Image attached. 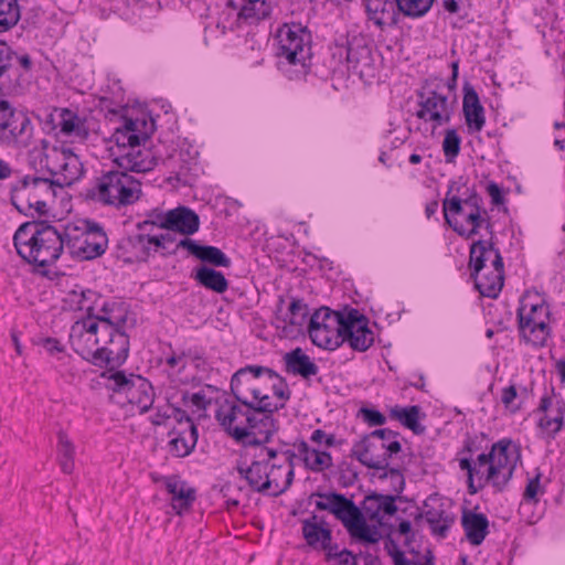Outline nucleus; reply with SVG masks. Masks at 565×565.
Returning a JSON list of instances; mask_svg holds the SVG:
<instances>
[{
  "label": "nucleus",
  "mask_w": 565,
  "mask_h": 565,
  "mask_svg": "<svg viewBox=\"0 0 565 565\" xmlns=\"http://www.w3.org/2000/svg\"><path fill=\"white\" fill-rule=\"evenodd\" d=\"M73 350L95 366H121L129 355L126 329L98 320L93 315L77 320L70 332Z\"/></svg>",
  "instance_id": "obj_1"
},
{
  "label": "nucleus",
  "mask_w": 565,
  "mask_h": 565,
  "mask_svg": "<svg viewBox=\"0 0 565 565\" xmlns=\"http://www.w3.org/2000/svg\"><path fill=\"white\" fill-rule=\"evenodd\" d=\"M42 149L34 148L29 152V166L34 170L10 184V202L19 213L34 217L46 215L47 202L56 198V189L61 186L54 181L56 171L49 167V154L45 152L49 141L41 140Z\"/></svg>",
  "instance_id": "obj_2"
},
{
  "label": "nucleus",
  "mask_w": 565,
  "mask_h": 565,
  "mask_svg": "<svg viewBox=\"0 0 565 565\" xmlns=\"http://www.w3.org/2000/svg\"><path fill=\"white\" fill-rule=\"evenodd\" d=\"M13 245L23 260L43 268L38 273L47 276L45 268L55 264L66 247L65 228L58 231L47 221L24 222L13 235Z\"/></svg>",
  "instance_id": "obj_3"
},
{
  "label": "nucleus",
  "mask_w": 565,
  "mask_h": 565,
  "mask_svg": "<svg viewBox=\"0 0 565 565\" xmlns=\"http://www.w3.org/2000/svg\"><path fill=\"white\" fill-rule=\"evenodd\" d=\"M156 130L153 118H124L122 126L117 128L114 137L118 146H128V151L116 159L117 164L126 172L143 173L154 169L159 162L157 154L150 149H140Z\"/></svg>",
  "instance_id": "obj_4"
},
{
  "label": "nucleus",
  "mask_w": 565,
  "mask_h": 565,
  "mask_svg": "<svg viewBox=\"0 0 565 565\" xmlns=\"http://www.w3.org/2000/svg\"><path fill=\"white\" fill-rule=\"evenodd\" d=\"M495 237L473 241L469 248L470 277L481 296L497 298L504 284V263Z\"/></svg>",
  "instance_id": "obj_5"
},
{
  "label": "nucleus",
  "mask_w": 565,
  "mask_h": 565,
  "mask_svg": "<svg viewBox=\"0 0 565 565\" xmlns=\"http://www.w3.org/2000/svg\"><path fill=\"white\" fill-rule=\"evenodd\" d=\"M312 497L320 498L315 502L316 509L333 514L342 522L352 539L366 544H375L380 541L381 534L377 526L369 525L360 508L345 494L329 491L315 492Z\"/></svg>",
  "instance_id": "obj_6"
},
{
  "label": "nucleus",
  "mask_w": 565,
  "mask_h": 565,
  "mask_svg": "<svg viewBox=\"0 0 565 565\" xmlns=\"http://www.w3.org/2000/svg\"><path fill=\"white\" fill-rule=\"evenodd\" d=\"M551 315V308L544 295L524 294L516 310L520 340L535 349L546 347L552 334Z\"/></svg>",
  "instance_id": "obj_7"
},
{
  "label": "nucleus",
  "mask_w": 565,
  "mask_h": 565,
  "mask_svg": "<svg viewBox=\"0 0 565 565\" xmlns=\"http://www.w3.org/2000/svg\"><path fill=\"white\" fill-rule=\"evenodd\" d=\"M140 194L141 183L124 170L103 173L82 192L83 198L88 202L117 209L134 204Z\"/></svg>",
  "instance_id": "obj_8"
},
{
  "label": "nucleus",
  "mask_w": 565,
  "mask_h": 565,
  "mask_svg": "<svg viewBox=\"0 0 565 565\" xmlns=\"http://www.w3.org/2000/svg\"><path fill=\"white\" fill-rule=\"evenodd\" d=\"M462 186H465V184H460L457 181L452 180L449 182L448 191L443 202L445 222L452 228L454 232H456L465 239H470L479 234L480 228H484L489 234V237H495L493 223L491 222L487 210L470 211L466 215V223L469 224L470 227H467L456 218V216L463 213V207L461 206L460 198L457 194L451 195V193H460Z\"/></svg>",
  "instance_id": "obj_9"
},
{
  "label": "nucleus",
  "mask_w": 565,
  "mask_h": 565,
  "mask_svg": "<svg viewBox=\"0 0 565 565\" xmlns=\"http://www.w3.org/2000/svg\"><path fill=\"white\" fill-rule=\"evenodd\" d=\"M349 307L332 310L320 307L310 316L308 332L312 343L321 349L334 351L343 344V333L349 321Z\"/></svg>",
  "instance_id": "obj_10"
},
{
  "label": "nucleus",
  "mask_w": 565,
  "mask_h": 565,
  "mask_svg": "<svg viewBox=\"0 0 565 565\" xmlns=\"http://www.w3.org/2000/svg\"><path fill=\"white\" fill-rule=\"evenodd\" d=\"M492 465L487 469L486 480L490 481L493 493L504 492L521 462V446L513 439L504 437L491 445Z\"/></svg>",
  "instance_id": "obj_11"
},
{
  "label": "nucleus",
  "mask_w": 565,
  "mask_h": 565,
  "mask_svg": "<svg viewBox=\"0 0 565 565\" xmlns=\"http://www.w3.org/2000/svg\"><path fill=\"white\" fill-rule=\"evenodd\" d=\"M10 95L0 89V146L26 148L34 127L30 117L7 99Z\"/></svg>",
  "instance_id": "obj_12"
},
{
  "label": "nucleus",
  "mask_w": 565,
  "mask_h": 565,
  "mask_svg": "<svg viewBox=\"0 0 565 565\" xmlns=\"http://www.w3.org/2000/svg\"><path fill=\"white\" fill-rule=\"evenodd\" d=\"M276 40L280 57L292 65H307L312 55V36L306 25L300 22L284 23L276 32Z\"/></svg>",
  "instance_id": "obj_13"
},
{
  "label": "nucleus",
  "mask_w": 565,
  "mask_h": 565,
  "mask_svg": "<svg viewBox=\"0 0 565 565\" xmlns=\"http://www.w3.org/2000/svg\"><path fill=\"white\" fill-rule=\"evenodd\" d=\"M65 234L66 248L79 260L96 259L105 254L108 246L104 227L95 221H85L84 230L79 234L73 235L68 228H65Z\"/></svg>",
  "instance_id": "obj_14"
},
{
  "label": "nucleus",
  "mask_w": 565,
  "mask_h": 565,
  "mask_svg": "<svg viewBox=\"0 0 565 565\" xmlns=\"http://www.w3.org/2000/svg\"><path fill=\"white\" fill-rule=\"evenodd\" d=\"M416 96L417 109L415 116L418 119L431 122L434 128L451 121L455 114L456 98L450 99L447 95L427 87L417 90Z\"/></svg>",
  "instance_id": "obj_15"
},
{
  "label": "nucleus",
  "mask_w": 565,
  "mask_h": 565,
  "mask_svg": "<svg viewBox=\"0 0 565 565\" xmlns=\"http://www.w3.org/2000/svg\"><path fill=\"white\" fill-rule=\"evenodd\" d=\"M281 468V463H271L269 469L259 462L248 465L246 461H239L236 466L239 478L246 481L252 491L270 495L282 487L275 476V470Z\"/></svg>",
  "instance_id": "obj_16"
},
{
  "label": "nucleus",
  "mask_w": 565,
  "mask_h": 565,
  "mask_svg": "<svg viewBox=\"0 0 565 565\" xmlns=\"http://www.w3.org/2000/svg\"><path fill=\"white\" fill-rule=\"evenodd\" d=\"M301 532L307 545L313 550L326 551L328 559H330L332 551L338 550V544L333 543L332 531L328 522L316 513L301 521Z\"/></svg>",
  "instance_id": "obj_17"
},
{
  "label": "nucleus",
  "mask_w": 565,
  "mask_h": 565,
  "mask_svg": "<svg viewBox=\"0 0 565 565\" xmlns=\"http://www.w3.org/2000/svg\"><path fill=\"white\" fill-rule=\"evenodd\" d=\"M343 343L358 352H365L374 343V333L369 328V319L358 309H349V321L343 329Z\"/></svg>",
  "instance_id": "obj_18"
},
{
  "label": "nucleus",
  "mask_w": 565,
  "mask_h": 565,
  "mask_svg": "<svg viewBox=\"0 0 565 565\" xmlns=\"http://www.w3.org/2000/svg\"><path fill=\"white\" fill-rule=\"evenodd\" d=\"M488 439L484 433L480 434H467L462 440V445L457 449L455 455V461L458 463L460 471L466 473V483L468 492H475L477 488L473 486V473L475 470L472 463V457L481 450H488L487 446H483V441Z\"/></svg>",
  "instance_id": "obj_19"
},
{
  "label": "nucleus",
  "mask_w": 565,
  "mask_h": 565,
  "mask_svg": "<svg viewBox=\"0 0 565 565\" xmlns=\"http://www.w3.org/2000/svg\"><path fill=\"white\" fill-rule=\"evenodd\" d=\"M552 406V397L547 394H544L541 397L540 404L535 409L536 414H540V417L536 422V428L539 429V434L541 438L545 439L547 443H551L556 438L558 433L563 429L565 425L564 414H565V404L564 402H557V407L555 409V415L551 416L548 414V409Z\"/></svg>",
  "instance_id": "obj_20"
},
{
  "label": "nucleus",
  "mask_w": 565,
  "mask_h": 565,
  "mask_svg": "<svg viewBox=\"0 0 565 565\" xmlns=\"http://www.w3.org/2000/svg\"><path fill=\"white\" fill-rule=\"evenodd\" d=\"M254 412L258 419L259 427L263 431L268 434H275L278 429L277 420L274 414L285 407V403H274L271 397L267 394H263L259 388L253 390V394L247 399V405Z\"/></svg>",
  "instance_id": "obj_21"
},
{
  "label": "nucleus",
  "mask_w": 565,
  "mask_h": 565,
  "mask_svg": "<svg viewBox=\"0 0 565 565\" xmlns=\"http://www.w3.org/2000/svg\"><path fill=\"white\" fill-rule=\"evenodd\" d=\"M227 6L237 10L238 28L256 25L260 21L269 19L274 10L270 0H228Z\"/></svg>",
  "instance_id": "obj_22"
},
{
  "label": "nucleus",
  "mask_w": 565,
  "mask_h": 565,
  "mask_svg": "<svg viewBox=\"0 0 565 565\" xmlns=\"http://www.w3.org/2000/svg\"><path fill=\"white\" fill-rule=\"evenodd\" d=\"M167 492L171 495V508L178 515L188 512L196 500V489L177 475L163 477Z\"/></svg>",
  "instance_id": "obj_23"
},
{
  "label": "nucleus",
  "mask_w": 565,
  "mask_h": 565,
  "mask_svg": "<svg viewBox=\"0 0 565 565\" xmlns=\"http://www.w3.org/2000/svg\"><path fill=\"white\" fill-rule=\"evenodd\" d=\"M462 113L468 132L473 135L480 132L486 125V110L480 103L479 95L475 87L466 82L463 84Z\"/></svg>",
  "instance_id": "obj_24"
},
{
  "label": "nucleus",
  "mask_w": 565,
  "mask_h": 565,
  "mask_svg": "<svg viewBox=\"0 0 565 565\" xmlns=\"http://www.w3.org/2000/svg\"><path fill=\"white\" fill-rule=\"evenodd\" d=\"M424 516L429 524L431 533L441 539L447 537L455 522V515L445 510L444 503L436 495H429L424 501Z\"/></svg>",
  "instance_id": "obj_25"
},
{
  "label": "nucleus",
  "mask_w": 565,
  "mask_h": 565,
  "mask_svg": "<svg viewBox=\"0 0 565 565\" xmlns=\"http://www.w3.org/2000/svg\"><path fill=\"white\" fill-rule=\"evenodd\" d=\"M179 245L182 246V249H185L190 255L198 258L202 265L225 268L232 265L231 258L216 246L204 245L190 237L181 238Z\"/></svg>",
  "instance_id": "obj_26"
},
{
  "label": "nucleus",
  "mask_w": 565,
  "mask_h": 565,
  "mask_svg": "<svg viewBox=\"0 0 565 565\" xmlns=\"http://www.w3.org/2000/svg\"><path fill=\"white\" fill-rule=\"evenodd\" d=\"M350 456L355 458L361 465L374 469H384L390 462L383 454V443L372 441L366 438H360L354 441Z\"/></svg>",
  "instance_id": "obj_27"
},
{
  "label": "nucleus",
  "mask_w": 565,
  "mask_h": 565,
  "mask_svg": "<svg viewBox=\"0 0 565 565\" xmlns=\"http://www.w3.org/2000/svg\"><path fill=\"white\" fill-rule=\"evenodd\" d=\"M170 438L167 444V451L173 458H185L190 456L198 444L199 429L198 426L190 428L172 427L168 431Z\"/></svg>",
  "instance_id": "obj_28"
},
{
  "label": "nucleus",
  "mask_w": 565,
  "mask_h": 565,
  "mask_svg": "<svg viewBox=\"0 0 565 565\" xmlns=\"http://www.w3.org/2000/svg\"><path fill=\"white\" fill-rule=\"evenodd\" d=\"M58 120L60 130L56 136L74 138L77 141H86L89 138V128L86 117L79 116L70 108H60V114L55 115Z\"/></svg>",
  "instance_id": "obj_29"
},
{
  "label": "nucleus",
  "mask_w": 565,
  "mask_h": 565,
  "mask_svg": "<svg viewBox=\"0 0 565 565\" xmlns=\"http://www.w3.org/2000/svg\"><path fill=\"white\" fill-rule=\"evenodd\" d=\"M238 406L235 402L225 399L215 411V419L222 429L236 443L249 438V433L243 426L235 425V414H238Z\"/></svg>",
  "instance_id": "obj_30"
},
{
  "label": "nucleus",
  "mask_w": 565,
  "mask_h": 565,
  "mask_svg": "<svg viewBox=\"0 0 565 565\" xmlns=\"http://www.w3.org/2000/svg\"><path fill=\"white\" fill-rule=\"evenodd\" d=\"M461 525L466 539L473 546H479L489 534V520L484 513L465 509L461 515Z\"/></svg>",
  "instance_id": "obj_31"
},
{
  "label": "nucleus",
  "mask_w": 565,
  "mask_h": 565,
  "mask_svg": "<svg viewBox=\"0 0 565 565\" xmlns=\"http://www.w3.org/2000/svg\"><path fill=\"white\" fill-rule=\"evenodd\" d=\"M282 361L287 374L310 379L319 373V366L301 348L285 353Z\"/></svg>",
  "instance_id": "obj_32"
},
{
  "label": "nucleus",
  "mask_w": 565,
  "mask_h": 565,
  "mask_svg": "<svg viewBox=\"0 0 565 565\" xmlns=\"http://www.w3.org/2000/svg\"><path fill=\"white\" fill-rule=\"evenodd\" d=\"M168 231L178 232L185 237L200 228V217L190 207L181 205L168 211Z\"/></svg>",
  "instance_id": "obj_33"
},
{
  "label": "nucleus",
  "mask_w": 565,
  "mask_h": 565,
  "mask_svg": "<svg viewBox=\"0 0 565 565\" xmlns=\"http://www.w3.org/2000/svg\"><path fill=\"white\" fill-rule=\"evenodd\" d=\"M125 398L129 404L137 406L140 414H145L154 403V388L148 379L137 374Z\"/></svg>",
  "instance_id": "obj_34"
},
{
  "label": "nucleus",
  "mask_w": 565,
  "mask_h": 565,
  "mask_svg": "<svg viewBox=\"0 0 565 565\" xmlns=\"http://www.w3.org/2000/svg\"><path fill=\"white\" fill-rule=\"evenodd\" d=\"M255 433L253 437L247 438L245 441H239L245 449L246 456L252 457L250 462H259L262 466L270 468V460L277 457V450L266 447L270 441L274 434Z\"/></svg>",
  "instance_id": "obj_35"
},
{
  "label": "nucleus",
  "mask_w": 565,
  "mask_h": 565,
  "mask_svg": "<svg viewBox=\"0 0 565 565\" xmlns=\"http://www.w3.org/2000/svg\"><path fill=\"white\" fill-rule=\"evenodd\" d=\"M369 21L380 30L385 26H395L399 22L396 0H381L380 2L364 8Z\"/></svg>",
  "instance_id": "obj_36"
},
{
  "label": "nucleus",
  "mask_w": 565,
  "mask_h": 565,
  "mask_svg": "<svg viewBox=\"0 0 565 565\" xmlns=\"http://www.w3.org/2000/svg\"><path fill=\"white\" fill-rule=\"evenodd\" d=\"M295 447L305 467L312 472H323L333 466L332 456L329 451L311 448L303 439L296 443Z\"/></svg>",
  "instance_id": "obj_37"
},
{
  "label": "nucleus",
  "mask_w": 565,
  "mask_h": 565,
  "mask_svg": "<svg viewBox=\"0 0 565 565\" xmlns=\"http://www.w3.org/2000/svg\"><path fill=\"white\" fill-rule=\"evenodd\" d=\"M129 306L125 301L118 300H105L103 305L97 309V312H93V317L107 321L111 326L120 329H126L128 322Z\"/></svg>",
  "instance_id": "obj_38"
},
{
  "label": "nucleus",
  "mask_w": 565,
  "mask_h": 565,
  "mask_svg": "<svg viewBox=\"0 0 565 565\" xmlns=\"http://www.w3.org/2000/svg\"><path fill=\"white\" fill-rule=\"evenodd\" d=\"M191 277L198 285L216 294H223L228 289V280L224 274L207 265L196 266L192 270Z\"/></svg>",
  "instance_id": "obj_39"
},
{
  "label": "nucleus",
  "mask_w": 565,
  "mask_h": 565,
  "mask_svg": "<svg viewBox=\"0 0 565 565\" xmlns=\"http://www.w3.org/2000/svg\"><path fill=\"white\" fill-rule=\"evenodd\" d=\"M108 366V369L102 371L99 374V377L104 380V387L114 394L124 395L126 397L129 392L130 383H134L137 374L117 370V365Z\"/></svg>",
  "instance_id": "obj_40"
},
{
  "label": "nucleus",
  "mask_w": 565,
  "mask_h": 565,
  "mask_svg": "<svg viewBox=\"0 0 565 565\" xmlns=\"http://www.w3.org/2000/svg\"><path fill=\"white\" fill-rule=\"evenodd\" d=\"M11 65L17 73V77H8V81H1L0 89L8 94H19L24 81L23 76L32 70L33 62L29 54H18L12 50Z\"/></svg>",
  "instance_id": "obj_41"
},
{
  "label": "nucleus",
  "mask_w": 565,
  "mask_h": 565,
  "mask_svg": "<svg viewBox=\"0 0 565 565\" xmlns=\"http://www.w3.org/2000/svg\"><path fill=\"white\" fill-rule=\"evenodd\" d=\"M391 417L399 420V423L407 429L412 430L415 435H422L426 428L419 423L422 418H425V414L422 412L420 406H394L390 412Z\"/></svg>",
  "instance_id": "obj_42"
},
{
  "label": "nucleus",
  "mask_w": 565,
  "mask_h": 565,
  "mask_svg": "<svg viewBox=\"0 0 565 565\" xmlns=\"http://www.w3.org/2000/svg\"><path fill=\"white\" fill-rule=\"evenodd\" d=\"M62 156L64 162L60 166V173L56 172V175L54 177V181H58V183H61V186H58L60 190L72 185L82 174V163L79 158L74 154L71 149H63Z\"/></svg>",
  "instance_id": "obj_43"
},
{
  "label": "nucleus",
  "mask_w": 565,
  "mask_h": 565,
  "mask_svg": "<svg viewBox=\"0 0 565 565\" xmlns=\"http://www.w3.org/2000/svg\"><path fill=\"white\" fill-rule=\"evenodd\" d=\"M100 299L102 296L98 292L78 286L68 291L66 297V301L73 310L86 311V316L93 315Z\"/></svg>",
  "instance_id": "obj_44"
},
{
  "label": "nucleus",
  "mask_w": 565,
  "mask_h": 565,
  "mask_svg": "<svg viewBox=\"0 0 565 565\" xmlns=\"http://www.w3.org/2000/svg\"><path fill=\"white\" fill-rule=\"evenodd\" d=\"M129 245L136 250V258L139 262H147L159 249L156 247L154 234L147 231H138L128 237Z\"/></svg>",
  "instance_id": "obj_45"
},
{
  "label": "nucleus",
  "mask_w": 565,
  "mask_h": 565,
  "mask_svg": "<svg viewBox=\"0 0 565 565\" xmlns=\"http://www.w3.org/2000/svg\"><path fill=\"white\" fill-rule=\"evenodd\" d=\"M56 452L62 472L71 475L75 468V446L64 430L57 433Z\"/></svg>",
  "instance_id": "obj_46"
},
{
  "label": "nucleus",
  "mask_w": 565,
  "mask_h": 565,
  "mask_svg": "<svg viewBox=\"0 0 565 565\" xmlns=\"http://www.w3.org/2000/svg\"><path fill=\"white\" fill-rule=\"evenodd\" d=\"M492 448L488 450H481L475 457H472V463L477 473H473V486L477 488L475 492H468L469 494H477L487 486H490V481L486 480L487 469L492 465Z\"/></svg>",
  "instance_id": "obj_47"
},
{
  "label": "nucleus",
  "mask_w": 565,
  "mask_h": 565,
  "mask_svg": "<svg viewBox=\"0 0 565 565\" xmlns=\"http://www.w3.org/2000/svg\"><path fill=\"white\" fill-rule=\"evenodd\" d=\"M21 18L18 0H0V33L15 26Z\"/></svg>",
  "instance_id": "obj_48"
},
{
  "label": "nucleus",
  "mask_w": 565,
  "mask_h": 565,
  "mask_svg": "<svg viewBox=\"0 0 565 565\" xmlns=\"http://www.w3.org/2000/svg\"><path fill=\"white\" fill-rule=\"evenodd\" d=\"M436 0H396L397 11L409 19H419L428 13Z\"/></svg>",
  "instance_id": "obj_49"
},
{
  "label": "nucleus",
  "mask_w": 565,
  "mask_h": 565,
  "mask_svg": "<svg viewBox=\"0 0 565 565\" xmlns=\"http://www.w3.org/2000/svg\"><path fill=\"white\" fill-rule=\"evenodd\" d=\"M309 317V308L308 305L303 302L300 298H292L288 311L284 317V322L288 323L292 327L301 328L305 323H307Z\"/></svg>",
  "instance_id": "obj_50"
},
{
  "label": "nucleus",
  "mask_w": 565,
  "mask_h": 565,
  "mask_svg": "<svg viewBox=\"0 0 565 565\" xmlns=\"http://www.w3.org/2000/svg\"><path fill=\"white\" fill-rule=\"evenodd\" d=\"M373 477L381 481L390 482V490L394 495H399L405 489V477L399 468L386 466L384 469L374 471Z\"/></svg>",
  "instance_id": "obj_51"
},
{
  "label": "nucleus",
  "mask_w": 565,
  "mask_h": 565,
  "mask_svg": "<svg viewBox=\"0 0 565 565\" xmlns=\"http://www.w3.org/2000/svg\"><path fill=\"white\" fill-rule=\"evenodd\" d=\"M253 381L254 380L249 376H243L236 380V372L232 375L231 392L236 402L247 405V399L253 394V390L258 388L254 385Z\"/></svg>",
  "instance_id": "obj_52"
},
{
  "label": "nucleus",
  "mask_w": 565,
  "mask_h": 565,
  "mask_svg": "<svg viewBox=\"0 0 565 565\" xmlns=\"http://www.w3.org/2000/svg\"><path fill=\"white\" fill-rule=\"evenodd\" d=\"M461 141L462 139L456 128H449L445 131L441 147L447 163L454 162L459 156Z\"/></svg>",
  "instance_id": "obj_53"
},
{
  "label": "nucleus",
  "mask_w": 565,
  "mask_h": 565,
  "mask_svg": "<svg viewBox=\"0 0 565 565\" xmlns=\"http://www.w3.org/2000/svg\"><path fill=\"white\" fill-rule=\"evenodd\" d=\"M236 404L238 406V414H235V425L245 427L249 433V437H253L255 433H264L252 408L238 402Z\"/></svg>",
  "instance_id": "obj_54"
},
{
  "label": "nucleus",
  "mask_w": 565,
  "mask_h": 565,
  "mask_svg": "<svg viewBox=\"0 0 565 565\" xmlns=\"http://www.w3.org/2000/svg\"><path fill=\"white\" fill-rule=\"evenodd\" d=\"M168 212L160 209H153L147 214V218L137 224L138 231L152 232L153 227L168 230Z\"/></svg>",
  "instance_id": "obj_55"
},
{
  "label": "nucleus",
  "mask_w": 565,
  "mask_h": 565,
  "mask_svg": "<svg viewBox=\"0 0 565 565\" xmlns=\"http://www.w3.org/2000/svg\"><path fill=\"white\" fill-rule=\"evenodd\" d=\"M347 60L354 67L365 66L371 61V50L367 45L353 46L349 44L347 49Z\"/></svg>",
  "instance_id": "obj_56"
},
{
  "label": "nucleus",
  "mask_w": 565,
  "mask_h": 565,
  "mask_svg": "<svg viewBox=\"0 0 565 565\" xmlns=\"http://www.w3.org/2000/svg\"><path fill=\"white\" fill-rule=\"evenodd\" d=\"M156 247L163 256L175 255L182 248L180 241L177 242L175 235L171 233L154 234Z\"/></svg>",
  "instance_id": "obj_57"
},
{
  "label": "nucleus",
  "mask_w": 565,
  "mask_h": 565,
  "mask_svg": "<svg viewBox=\"0 0 565 565\" xmlns=\"http://www.w3.org/2000/svg\"><path fill=\"white\" fill-rule=\"evenodd\" d=\"M243 376H249L253 380L266 376L268 380H273V376H278V373L268 366L248 364L236 371V380Z\"/></svg>",
  "instance_id": "obj_58"
},
{
  "label": "nucleus",
  "mask_w": 565,
  "mask_h": 565,
  "mask_svg": "<svg viewBox=\"0 0 565 565\" xmlns=\"http://www.w3.org/2000/svg\"><path fill=\"white\" fill-rule=\"evenodd\" d=\"M12 49L6 43H0V82L8 81V77H17V73L11 65Z\"/></svg>",
  "instance_id": "obj_59"
},
{
  "label": "nucleus",
  "mask_w": 565,
  "mask_h": 565,
  "mask_svg": "<svg viewBox=\"0 0 565 565\" xmlns=\"http://www.w3.org/2000/svg\"><path fill=\"white\" fill-rule=\"evenodd\" d=\"M397 500H401L399 495L379 493V525H383L384 516H393L397 512Z\"/></svg>",
  "instance_id": "obj_60"
},
{
  "label": "nucleus",
  "mask_w": 565,
  "mask_h": 565,
  "mask_svg": "<svg viewBox=\"0 0 565 565\" xmlns=\"http://www.w3.org/2000/svg\"><path fill=\"white\" fill-rule=\"evenodd\" d=\"M181 399L185 407L193 408L196 412L206 411L207 406L211 404V399L207 398L204 391L195 393L184 392Z\"/></svg>",
  "instance_id": "obj_61"
},
{
  "label": "nucleus",
  "mask_w": 565,
  "mask_h": 565,
  "mask_svg": "<svg viewBox=\"0 0 565 565\" xmlns=\"http://www.w3.org/2000/svg\"><path fill=\"white\" fill-rule=\"evenodd\" d=\"M285 456V461L287 462V466H282L281 469L286 470V479L282 483L281 489H277L276 492L273 493L274 497H278L282 494L285 491H287L290 486L292 484L294 478H295V465L294 459L297 457L294 450L287 449L282 452Z\"/></svg>",
  "instance_id": "obj_62"
},
{
  "label": "nucleus",
  "mask_w": 565,
  "mask_h": 565,
  "mask_svg": "<svg viewBox=\"0 0 565 565\" xmlns=\"http://www.w3.org/2000/svg\"><path fill=\"white\" fill-rule=\"evenodd\" d=\"M364 519L367 518L370 521H373L379 524L380 522V512H379V493L372 492L365 495L362 501V508H360Z\"/></svg>",
  "instance_id": "obj_63"
},
{
  "label": "nucleus",
  "mask_w": 565,
  "mask_h": 565,
  "mask_svg": "<svg viewBox=\"0 0 565 565\" xmlns=\"http://www.w3.org/2000/svg\"><path fill=\"white\" fill-rule=\"evenodd\" d=\"M358 417L369 426H382L386 423V416L374 407H361L358 412Z\"/></svg>",
  "instance_id": "obj_64"
}]
</instances>
